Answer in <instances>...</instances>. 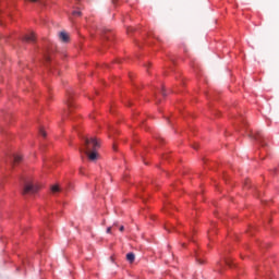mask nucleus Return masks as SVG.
Instances as JSON below:
<instances>
[{
  "mask_svg": "<svg viewBox=\"0 0 279 279\" xmlns=\"http://www.w3.org/2000/svg\"><path fill=\"white\" fill-rule=\"evenodd\" d=\"M99 141L95 137H84L83 138V147L78 148V151L81 154H85L90 160H97L98 156L97 155V149H99Z\"/></svg>",
  "mask_w": 279,
  "mask_h": 279,
  "instance_id": "1",
  "label": "nucleus"
},
{
  "mask_svg": "<svg viewBox=\"0 0 279 279\" xmlns=\"http://www.w3.org/2000/svg\"><path fill=\"white\" fill-rule=\"evenodd\" d=\"M40 191V185L34 181H26L23 187V195H36Z\"/></svg>",
  "mask_w": 279,
  "mask_h": 279,
  "instance_id": "2",
  "label": "nucleus"
},
{
  "mask_svg": "<svg viewBox=\"0 0 279 279\" xmlns=\"http://www.w3.org/2000/svg\"><path fill=\"white\" fill-rule=\"evenodd\" d=\"M21 160H22L21 155H16V154L11 155L9 158V162H10L11 167L13 165H16L17 162H21Z\"/></svg>",
  "mask_w": 279,
  "mask_h": 279,
  "instance_id": "3",
  "label": "nucleus"
},
{
  "mask_svg": "<svg viewBox=\"0 0 279 279\" xmlns=\"http://www.w3.org/2000/svg\"><path fill=\"white\" fill-rule=\"evenodd\" d=\"M24 43H36V35L32 32L23 37Z\"/></svg>",
  "mask_w": 279,
  "mask_h": 279,
  "instance_id": "4",
  "label": "nucleus"
},
{
  "mask_svg": "<svg viewBox=\"0 0 279 279\" xmlns=\"http://www.w3.org/2000/svg\"><path fill=\"white\" fill-rule=\"evenodd\" d=\"M59 38L63 41V43H69V35L64 32H61L59 35Z\"/></svg>",
  "mask_w": 279,
  "mask_h": 279,
  "instance_id": "5",
  "label": "nucleus"
},
{
  "mask_svg": "<svg viewBox=\"0 0 279 279\" xmlns=\"http://www.w3.org/2000/svg\"><path fill=\"white\" fill-rule=\"evenodd\" d=\"M135 258H136V255H134V253L126 254V260H129L130 263H134Z\"/></svg>",
  "mask_w": 279,
  "mask_h": 279,
  "instance_id": "6",
  "label": "nucleus"
},
{
  "mask_svg": "<svg viewBox=\"0 0 279 279\" xmlns=\"http://www.w3.org/2000/svg\"><path fill=\"white\" fill-rule=\"evenodd\" d=\"M51 193H60V185H52L50 187Z\"/></svg>",
  "mask_w": 279,
  "mask_h": 279,
  "instance_id": "7",
  "label": "nucleus"
},
{
  "mask_svg": "<svg viewBox=\"0 0 279 279\" xmlns=\"http://www.w3.org/2000/svg\"><path fill=\"white\" fill-rule=\"evenodd\" d=\"M50 73H52V75H60V71L54 66H50Z\"/></svg>",
  "mask_w": 279,
  "mask_h": 279,
  "instance_id": "8",
  "label": "nucleus"
},
{
  "mask_svg": "<svg viewBox=\"0 0 279 279\" xmlns=\"http://www.w3.org/2000/svg\"><path fill=\"white\" fill-rule=\"evenodd\" d=\"M66 106L70 110H71V108H73V102H71V94H69V96H68Z\"/></svg>",
  "mask_w": 279,
  "mask_h": 279,
  "instance_id": "9",
  "label": "nucleus"
},
{
  "mask_svg": "<svg viewBox=\"0 0 279 279\" xmlns=\"http://www.w3.org/2000/svg\"><path fill=\"white\" fill-rule=\"evenodd\" d=\"M248 136H250L251 138H254V141H257L258 143H262V142H260V136L254 135V133L248 134Z\"/></svg>",
  "mask_w": 279,
  "mask_h": 279,
  "instance_id": "10",
  "label": "nucleus"
},
{
  "mask_svg": "<svg viewBox=\"0 0 279 279\" xmlns=\"http://www.w3.org/2000/svg\"><path fill=\"white\" fill-rule=\"evenodd\" d=\"M39 134L43 136V138L47 137V132H45V128L39 129Z\"/></svg>",
  "mask_w": 279,
  "mask_h": 279,
  "instance_id": "11",
  "label": "nucleus"
},
{
  "mask_svg": "<svg viewBox=\"0 0 279 279\" xmlns=\"http://www.w3.org/2000/svg\"><path fill=\"white\" fill-rule=\"evenodd\" d=\"M81 12L77 10L72 11V16H81Z\"/></svg>",
  "mask_w": 279,
  "mask_h": 279,
  "instance_id": "12",
  "label": "nucleus"
},
{
  "mask_svg": "<svg viewBox=\"0 0 279 279\" xmlns=\"http://www.w3.org/2000/svg\"><path fill=\"white\" fill-rule=\"evenodd\" d=\"M196 260L199 265H204V259L199 258L198 255H196Z\"/></svg>",
  "mask_w": 279,
  "mask_h": 279,
  "instance_id": "13",
  "label": "nucleus"
},
{
  "mask_svg": "<svg viewBox=\"0 0 279 279\" xmlns=\"http://www.w3.org/2000/svg\"><path fill=\"white\" fill-rule=\"evenodd\" d=\"M112 232V227L107 228V234H110Z\"/></svg>",
  "mask_w": 279,
  "mask_h": 279,
  "instance_id": "14",
  "label": "nucleus"
},
{
  "mask_svg": "<svg viewBox=\"0 0 279 279\" xmlns=\"http://www.w3.org/2000/svg\"><path fill=\"white\" fill-rule=\"evenodd\" d=\"M159 93H160L163 97H165V95H167V94H165V89H160Z\"/></svg>",
  "mask_w": 279,
  "mask_h": 279,
  "instance_id": "15",
  "label": "nucleus"
},
{
  "mask_svg": "<svg viewBox=\"0 0 279 279\" xmlns=\"http://www.w3.org/2000/svg\"><path fill=\"white\" fill-rule=\"evenodd\" d=\"M123 230H125V228L123 226L120 227V232H123Z\"/></svg>",
  "mask_w": 279,
  "mask_h": 279,
  "instance_id": "16",
  "label": "nucleus"
},
{
  "mask_svg": "<svg viewBox=\"0 0 279 279\" xmlns=\"http://www.w3.org/2000/svg\"><path fill=\"white\" fill-rule=\"evenodd\" d=\"M46 60H47V62H49V60H50L49 57H46Z\"/></svg>",
  "mask_w": 279,
  "mask_h": 279,
  "instance_id": "17",
  "label": "nucleus"
},
{
  "mask_svg": "<svg viewBox=\"0 0 279 279\" xmlns=\"http://www.w3.org/2000/svg\"><path fill=\"white\" fill-rule=\"evenodd\" d=\"M193 148H194V149H197V145H194Z\"/></svg>",
  "mask_w": 279,
  "mask_h": 279,
  "instance_id": "18",
  "label": "nucleus"
},
{
  "mask_svg": "<svg viewBox=\"0 0 279 279\" xmlns=\"http://www.w3.org/2000/svg\"><path fill=\"white\" fill-rule=\"evenodd\" d=\"M187 239H191V235H187Z\"/></svg>",
  "mask_w": 279,
  "mask_h": 279,
  "instance_id": "19",
  "label": "nucleus"
}]
</instances>
